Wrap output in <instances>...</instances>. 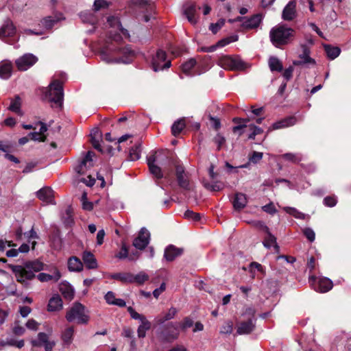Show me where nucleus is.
Listing matches in <instances>:
<instances>
[{
  "label": "nucleus",
  "mask_w": 351,
  "mask_h": 351,
  "mask_svg": "<svg viewBox=\"0 0 351 351\" xmlns=\"http://www.w3.org/2000/svg\"><path fill=\"white\" fill-rule=\"evenodd\" d=\"M109 26L114 29V34L110 32L109 40L100 51L101 59L108 64H128L132 61L134 52L129 47H122L120 42L124 37H130L127 29L122 27L117 16H110L107 19Z\"/></svg>",
  "instance_id": "obj_1"
},
{
  "label": "nucleus",
  "mask_w": 351,
  "mask_h": 351,
  "mask_svg": "<svg viewBox=\"0 0 351 351\" xmlns=\"http://www.w3.org/2000/svg\"><path fill=\"white\" fill-rule=\"evenodd\" d=\"M10 267L15 274L16 280L23 284L35 277L34 272L43 270L44 269V264L36 260L26 263L24 267L21 265H10Z\"/></svg>",
  "instance_id": "obj_2"
},
{
  "label": "nucleus",
  "mask_w": 351,
  "mask_h": 351,
  "mask_svg": "<svg viewBox=\"0 0 351 351\" xmlns=\"http://www.w3.org/2000/svg\"><path fill=\"white\" fill-rule=\"evenodd\" d=\"M169 158L167 151L159 150L147 156V165L150 173L157 179L163 178L160 166L164 165Z\"/></svg>",
  "instance_id": "obj_3"
},
{
  "label": "nucleus",
  "mask_w": 351,
  "mask_h": 351,
  "mask_svg": "<svg viewBox=\"0 0 351 351\" xmlns=\"http://www.w3.org/2000/svg\"><path fill=\"white\" fill-rule=\"evenodd\" d=\"M293 29L290 27L278 25L270 31L271 41L276 47L286 45L293 36Z\"/></svg>",
  "instance_id": "obj_4"
},
{
  "label": "nucleus",
  "mask_w": 351,
  "mask_h": 351,
  "mask_svg": "<svg viewBox=\"0 0 351 351\" xmlns=\"http://www.w3.org/2000/svg\"><path fill=\"white\" fill-rule=\"evenodd\" d=\"M66 319L69 322L86 324L88 322V311L80 302H75L67 311Z\"/></svg>",
  "instance_id": "obj_5"
},
{
  "label": "nucleus",
  "mask_w": 351,
  "mask_h": 351,
  "mask_svg": "<svg viewBox=\"0 0 351 351\" xmlns=\"http://www.w3.org/2000/svg\"><path fill=\"white\" fill-rule=\"evenodd\" d=\"M243 320L237 325V332L239 335H246L250 333L255 328V310L253 308H247L242 314Z\"/></svg>",
  "instance_id": "obj_6"
},
{
  "label": "nucleus",
  "mask_w": 351,
  "mask_h": 351,
  "mask_svg": "<svg viewBox=\"0 0 351 351\" xmlns=\"http://www.w3.org/2000/svg\"><path fill=\"white\" fill-rule=\"evenodd\" d=\"M63 97L62 82L57 80H53L45 92V99L49 102L54 104L57 107H60L62 104Z\"/></svg>",
  "instance_id": "obj_7"
},
{
  "label": "nucleus",
  "mask_w": 351,
  "mask_h": 351,
  "mask_svg": "<svg viewBox=\"0 0 351 351\" xmlns=\"http://www.w3.org/2000/svg\"><path fill=\"white\" fill-rule=\"evenodd\" d=\"M217 64L224 69L232 71H242L247 67V64L239 57L230 56H221L218 60Z\"/></svg>",
  "instance_id": "obj_8"
},
{
  "label": "nucleus",
  "mask_w": 351,
  "mask_h": 351,
  "mask_svg": "<svg viewBox=\"0 0 351 351\" xmlns=\"http://www.w3.org/2000/svg\"><path fill=\"white\" fill-rule=\"evenodd\" d=\"M171 65V60L167 59V54L162 49L158 50L152 58V66L156 72L169 69Z\"/></svg>",
  "instance_id": "obj_9"
},
{
  "label": "nucleus",
  "mask_w": 351,
  "mask_h": 351,
  "mask_svg": "<svg viewBox=\"0 0 351 351\" xmlns=\"http://www.w3.org/2000/svg\"><path fill=\"white\" fill-rule=\"evenodd\" d=\"M309 282L316 291L320 293L328 292L333 287L332 282L329 278L324 277L317 278L314 276H310Z\"/></svg>",
  "instance_id": "obj_10"
},
{
  "label": "nucleus",
  "mask_w": 351,
  "mask_h": 351,
  "mask_svg": "<svg viewBox=\"0 0 351 351\" xmlns=\"http://www.w3.org/2000/svg\"><path fill=\"white\" fill-rule=\"evenodd\" d=\"M262 21V16L261 14H256L250 18L239 16L236 19L230 20V23L234 21L241 22V27L245 29H255L258 27Z\"/></svg>",
  "instance_id": "obj_11"
},
{
  "label": "nucleus",
  "mask_w": 351,
  "mask_h": 351,
  "mask_svg": "<svg viewBox=\"0 0 351 351\" xmlns=\"http://www.w3.org/2000/svg\"><path fill=\"white\" fill-rule=\"evenodd\" d=\"M37 61L38 58L36 56L32 53H26L16 59L15 63L19 70L27 71Z\"/></svg>",
  "instance_id": "obj_12"
},
{
  "label": "nucleus",
  "mask_w": 351,
  "mask_h": 351,
  "mask_svg": "<svg viewBox=\"0 0 351 351\" xmlns=\"http://www.w3.org/2000/svg\"><path fill=\"white\" fill-rule=\"evenodd\" d=\"M176 174L179 186L184 190L190 191L192 189V186L190 183L189 176L185 173L182 166H176Z\"/></svg>",
  "instance_id": "obj_13"
},
{
  "label": "nucleus",
  "mask_w": 351,
  "mask_h": 351,
  "mask_svg": "<svg viewBox=\"0 0 351 351\" xmlns=\"http://www.w3.org/2000/svg\"><path fill=\"white\" fill-rule=\"evenodd\" d=\"M150 234L145 228H141L138 236L134 240L133 245L138 249L143 250L149 243Z\"/></svg>",
  "instance_id": "obj_14"
},
{
  "label": "nucleus",
  "mask_w": 351,
  "mask_h": 351,
  "mask_svg": "<svg viewBox=\"0 0 351 351\" xmlns=\"http://www.w3.org/2000/svg\"><path fill=\"white\" fill-rule=\"evenodd\" d=\"M93 156L94 152L91 151L88 152L84 159L75 167V171L80 175L85 174L86 171L93 166Z\"/></svg>",
  "instance_id": "obj_15"
},
{
  "label": "nucleus",
  "mask_w": 351,
  "mask_h": 351,
  "mask_svg": "<svg viewBox=\"0 0 351 351\" xmlns=\"http://www.w3.org/2000/svg\"><path fill=\"white\" fill-rule=\"evenodd\" d=\"M257 224L261 230L267 233V236L263 243V245L267 248H270L271 247L274 246L275 248L278 249V246L276 243V237L270 233L269 228L263 223L260 221L258 222Z\"/></svg>",
  "instance_id": "obj_16"
},
{
  "label": "nucleus",
  "mask_w": 351,
  "mask_h": 351,
  "mask_svg": "<svg viewBox=\"0 0 351 351\" xmlns=\"http://www.w3.org/2000/svg\"><path fill=\"white\" fill-rule=\"evenodd\" d=\"M303 52L299 56L300 60H295V65H305L306 66H313L315 64V60L309 56L310 51L306 46H302Z\"/></svg>",
  "instance_id": "obj_17"
},
{
  "label": "nucleus",
  "mask_w": 351,
  "mask_h": 351,
  "mask_svg": "<svg viewBox=\"0 0 351 351\" xmlns=\"http://www.w3.org/2000/svg\"><path fill=\"white\" fill-rule=\"evenodd\" d=\"M184 14L187 18L189 22L191 24H195L197 22L195 5L192 3H187L183 7Z\"/></svg>",
  "instance_id": "obj_18"
},
{
  "label": "nucleus",
  "mask_w": 351,
  "mask_h": 351,
  "mask_svg": "<svg viewBox=\"0 0 351 351\" xmlns=\"http://www.w3.org/2000/svg\"><path fill=\"white\" fill-rule=\"evenodd\" d=\"M296 16V2L290 1L282 11V17L285 21H292Z\"/></svg>",
  "instance_id": "obj_19"
},
{
  "label": "nucleus",
  "mask_w": 351,
  "mask_h": 351,
  "mask_svg": "<svg viewBox=\"0 0 351 351\" xmlns=\"http://www.w3.org/2000/svg\"><path fill=\"white\" fill-rule=\"evenodd\" d=\"M180 323H171L167 326L165 339L168 341L176 339L179 336Z\"/></svg>",
  "instance_id": "obj_20"
},
{
  "label": "nucleus",
  "mask_w": 351,
  "mask_h": 351,
  "mask_svg": "<svg viewBox=\"0 0 351 351\" xmlns=\"http://www.w3.org/2000/svg\"><path fill=\"white\" fill-rule=\"evenodd\" d=\"M37 125H40V128L39 129V132H30L29 134V136H30V138L35 141H39V142H44L46 140V132L47 131V128L45 123L43 122H38Z\"/></svg>",
  "instance_id": "obj_21"
},
{
  "label": "nucleus",
  "mask_w": 351,
  "mask_h": 351,
  "mask_svg": "<svg viewBox=\"0 0 351 351\" xmlns=\"http://www.w3.org/2000/svg\"><path fill=\"white\" fill-rule=\"evenodd\" d=\"M37 197L46 204H54L53 191L48 187L41 189L37 192Z\"/></svg>",
  "instance_id": "obj_22"
},
{
  "label": "nucleus",
  "mask_w": 351,
  "mask_h": 351,
  "mask_svg": "<svg viewBox=\"0 0 351 351\" xmlns=\"http://www.w3.org/2000/svg\"><path fill=\"white\" fill-rule=\"evenodd\" d=\"M62 300L60 295H54L49 300L47 311L49 312L58 311L62 308Z\"/></svg>",
  "instance_id": "obj_23"
},
{
  "label": "nucleus",
  "mask_w": 351,
  "mask_h": 351,
  "mask_svg": "<svg viewBox=\"0 0 351 351\" xmlns=\"http://www.w3.org/2000/svg\"><path fill=\"white\" fill-rule=\"evenodd\" d=\"M15 34V28L12 23L7 21L0 29V38L3 40L5 38L11 37Z\"/></svg>",
  "instance_id": "obj_24"
},
{
  "label": "nucleus",
  "mask_w": 351,
  "mask_h": 351,
  "mask_svg": "<svg viewBox=\"0 0 351 351\" xmlns=\"http://www.w3.org/2000/svg\"><path fill=\"white\" fill-rule=\"evenodd\" d=\"M64 19L62 14L55 16H47L40 21V25L46 30L51 29L58 21Z\"/></svg>",
  "instance_id": "obj_25"
},
{
  "label": "nucleus",
  "mask_w": 351,
  "mask_h": 351,
  "mask_svg": "<svg viewBox=\"0 0 351 351\" xmlns=\"http://www.w3.org/2000/svg\"><path fill=\"white\" fill-rule=\"evenodd\" d=\"M82 260L86 267L90 269H94L97 268V260L90 252L85 251L82 254Z\"/></svg>",
  "instance_id": "obj_26"
},
{
  "label": "nucleus",
  "mask_w": 351,
  "mask_h": 351,
  "mask_svg": "<svg viewBox=\"0 0 351 351\" xmlns=\"http://www.w3.org/2000/svg\"><path fill=\"white\" fill-rule=\"evenodd\" d=\"M60 278H61V274H60V271L56 267H55L53 269L51 274H47L45 273H40L37 276V278L40 282H47L49 280H53L55 282H57Z\"/></svg>",
  "instance_id": "obj_27"
},
{
  "label": "nucleus",
  "mask_w": 351,
  "mask_h": 351,
  "mask_svg": "<svg viewBox=\"0 0 351 351\" xmlns=\"http://www.w3.org/2000/svg\"><path fill=\"white\" fill-rule=\"evenodd\" d=\"M12 64L8 60H3L0 62V77L4 80L8 79L12 74Z\"/></svg>",
  "instance_id": "obj_28"
},
{
  "label": "nucleus",
  "mask_w": 351,
  "mask_h": 351,
  "mask_svg": "<svg viewBox=\"0 0 351 351\" xmlns=\"http://www.w3.org/2000/svg\"><path fill=\"white\" fill-rule=\"evenodd\" d=\"M247 202L246 195L241 193H237L235 194L232 204L235 210H240L245 207Z\"/></svg>",
  "instance_id": "obj_29"
},
{
  "label": "nucleus",
  "mask_w": 351,
  "mask_h": 351,
  "mask_svg": "<svg viewBox=\"0 0 351 351\" xmlns=\"http://www.w3.org/2000/svg\"><path fill=\"white\" fill-rule=\"evenodd\" d=\"M60 291L64 298L66 300H71L74 297V289L68 282H62L60 285Z\"/></svg>",
  "instance_id": "obj_30"
},
{
  "label": "nucleus",
  "mask_w": 351,
  "mask_h": 351,
  "mask_svg": "<svg viewBox=\"0 0 351 351\" xmlns=\"http://www.w3.org/2000/svg\"><path fill=\"white\" fill-rule=\"evenodd\" d=\"M48 343H55V341H49V336L45 332H39L37 336V339L32 341L33 346L38 347L43 346L46 349V346Z\"/></svg>",
  "instance_id": "obj_31"
},
{
  "label": "nucleus",
  "mask_w": 351,
  "mask_h": 351,
  "mask_svg": "<svg viewBox=\"0 0 351 351\" xmlns=\"http://www.w3.org/2000/svg\"><path fill=\"white\" fill-rule=\"evenodd\" d=\"M181 254L182 250L180 249L170 245L165 249L164 256L167 261H172Z\"/></svg>",
  "instance_id": "obj_32"
},
{
  "label": "nucleus",
  "mask_w": 351,
  "mask_h": 351,
  "mask_svg": "<svg viewBox=\"0 0 351 351\" xmlns=\"http://www.w3.org/2000/svg\"><path fill=\"white\" fill-rule=\"evenodd\" d=\"M68 268L71 271H80L83 268V264L80 258L73 256L68 261Z\"/></svg>",
  "instance_id": "obj_33"
},
{
  "label": "nucleus",
  "mask_w": 351,
  "mask_h": 351,
  "mask_svg": "<svg viewBox=\"0 0 351 351\" xmlns=\"http://www.w3.org/2000/svg\"><path fill=\"white\" fill-rule=\"evenodd\" d=\"M141 324L137 329V335L139 338H144L146 332L151 328V322L146 317L140 321Z\"/></svg>",
  "instance_id": "obj_34"
},
{
  "label": "nucleus",
  "mask_w": 351,
  "mask_h": 351,
  "mask_svg": "<svg viewBox=\"0 0 351 351\" xmlns=\"http://www.w3.org/2000/svg\"><path fill=\"white\" fill-rule=\"evenodd\" d=\"M296 122V119L294 117H289L274 123L272 125L274 130H278L283 128L289 127L293 125Z\"/></svg>",
  "instance_id": "obj_35"
},
{
  "label": "nucleus",
  "mask_w": 351,
  "mask_h": 351,
  "mask_svg": "<svg viewBox=\"0 0 351 351\" xmlns=\"http://www.w3.org/2000/svg\"><path fill=\"white\" fill-rule=\"evenodd\" d=\"M196 64V61L194 59H190L187 62H184L182 65V71L186 75L193 76L195 75H199L202 72L199 73H193L191 70L193 69L195 65Z\"/></svg>",
  "instance_id": "obj_36"
},
{
  "label": "nucleus",
  "mask_w": 351,
  "mask_h": 351,
  "mask_svg": "<svg viewBox=\"0 0 351 351\" xmlns=\"http://www.w3.org/2000/svg\"><path fill=\"white\" fill-rule=\"evenodd\" d=\"M233 121L235 123H237L238 125H236L233 127L232 131L234 134H238L239 136H241L242 134L244 133V129L248 128L245 123L247 122V120H241L239 118H234L233 119Z\"/></svg>",
  "instance_id": "obj_37"
},
{
  "label": "nucleus",
  "mask_w": 351,
  "mask_h": 351,
  "mask_svg": "<svg viewBox=\"0 0 351 351\" xmlns=\"http://www.w3.org/2000/svg\"><path fill=\"white\" fill-rule=\"evenodd\" d=\"M80 17L84 23H90L92 25H95L97 22L96 16L90 12H82L80 14Z\"/></svg>",
  "instance_id": "obj_38"
},
{
  "label": "nucleus",
  "mask_w": 351,
  "mask_h": 351,
  "mask_svg": "<svg viewBox=\"0 0 351 351\" xmlns=\"http://www.w3.org/2000/svg\"><path fill=\"white\" fill-rule=\"evenodd\" d=\"M204 186L211 191H219L224 188V184L220 181L204 182Z\"/></svg>",
  "instance_id": "obj_39"
},
{
  "label": "nucleus",
  "mask_w": 351,
  "mask_h": 351,
  "mask_svg": "<svg viewBox=\"0 0 351 351\" xmlns=\"http://www.w3.org/2000/svg\"><path fill=\"white\" fill-rule=\"evenodd\" d=\"M111 278L114 280H119L123 283H131L132 273L123 272L116 273L111 276Z\"/></svg>",
  "instance_id": "obj_40"
},
{
  "label": "nucleus",
  "mask_w": 351,
  "mask_h": 351,
  "mask_svg": "<svg viewBox=\"0 0 351 351\" xmlns=\"http://www.w3.org/2000/svg\"><path fill=\"white\" fill-rule=\"evenodd\" d=\"M21 98L19 96H16L15 98L11 101L9 110L21 116L23 113L21 110Z\"/></svg>",
  "instance_id": "obj_41"
},
{
  "label": "nucleus",
  "mask_w": 351,
  "mask_h": 351,
  "mask_svg": "<svg viewBox=\"0 0 351 351\" xmlns=\"http://www.w3.org/2000/svg\"><path fill=\"white\" fill-rule=\"evenodd\" d=\"M149 280V276L143 271L134 275L132 274L131 283H136L138 285H143L145 282Z\"/></svg>",
  "instance_id": "obj_42"
},
{
  "label": "nucleus",
  "mask_w": 351,
  "mask_h": 351,
  "mask_svg": "<svg viewBox=\"0 0 351 351\" xmlns=\"http://www.w3.org/2000/svg\"><path fill=\"white\" fill-rule=\"evenodd\" d=\"M185 127L184 119H180L176 121L172 127L171 132L174 136L178 135Z\"/></svg>",
  "instance_id": "obj_43"
},
{
  "label": "nucleus",
  "mask_w": 351,
  "mask_h": 351,
  "mask_svg": "<svg viewBox=\"0 0 351 351\" xmlns=\"http://www.w3.org/2000/svg\"><path fill=\"white\" fill-rule=\"evenodd\" d=\"M325 51L327 53V56L331 60H334L337 57H338L340 54L341 50L339 47H334L330 45L325 46Z\"/></svg>",
  "instance_id": "obj_44"
},
{
  "label": "nucleus",
  "mask_w": 351,
  "mask_h": 351,
  "mask_svg": "<svg viewBox=\"0 0 351 351\" xmlns=\"http://www.w3.org/2000/svg\"><path fill=\"white\" fill-rule=\"evenodd\" d=\"M269 68L271 71H280L282 69V66L281 62H280V60L278 58H276L275 57H271L269 58Z\"/></svg>",
  "instance_id": "obj_45"
},
{
  "label": "nucleus",
  "mask_w": 351,
  "mask_h": 351,
  "mask_svg": "<svg viewBox=\"0 0 351 351\" xmlns=\"http://www.w3.org/2000/svg\"><path fill=\"white\" fill-rule=\"evenodd\" d=\"M74 329L73 327L66 328L62 334V340L66 344H70L72 341Z\"/></svg>",
  "instance_id": "obj_46"
},
{
  "label": "nucleus",
  "mask_w": 351,
  "mask_h": 351,
  "mask_svg": "<svg viewBox=\"0 0 351 351\" xmlns=\"http://www.w3.org/2000/svg\"><path fill=\"white\" fill-rule=\"evenodd\" d=\"M238 39H239V36L237 35H233V36H231L228 38H226L219 40L217 43V45L218 46V47H223L231 43L237 41Z\"/></svg>",
  "instance_id": "obj_47"
},
{
  "label": "nucleus",
  "mask_w": 351,
  "mask_h": 351,
  "mask_svg": "<svg viewBox=\"0 0 351 351\" xmlns=\"http://www.w3.org/2000/svg\"><path fill=\"white\" fill-rule=\"evenodd\" d=\"M177 313L176 308L171 307L169 309L168 312L161 319H158V322L162 324L166 321L173 319Z\"/></svg>",
  "instance_id": "obj_48"
},
{
  "label": "nucleus",
  "mask_w": 351,
  "mask_h": 351,
  "mask_svg": "<svg viewBox=\"0 0 351 351\" xmlns=\"http://www.w3.org/2000/svg\"><path fill=\"white\" fill-rule=\"evenodd\" d=\"M284 210L286 213L288 214L293 215L295 218L298 219H304L305 215L299 212L298 210H296L295 208L292 207H285Z\"/></svg>",
  "instance_id": "obj_49"
},
{
  "label": "nucleus",
  "mask_w": 351,
  "mask_h": 351,
  "mask_svg": "<svg viewBox=\"0 0 351 351\" xmlns=\"http://www.w3.org/2000/svg\"><path fill=\"white\" fill-rule=\"evenodd\" d=\"M141 157V148L139 145L132 147L130 150V158L131 160H136Z\"/></svg>",
  "instance_id": "obj_50"
},
{
  "label": "nucleus",
  "mask_w": 351,
  "mask_h": 351,
  "mask_svg": "<svg viewBox=\"0 0 351 351\" xmlns=\"http://www.w3.org/2000/svg\"><path fill=\"white\" fill-rule=\"evenodd\" d=\"M282 158L285 160H289V161H291L293 162H298L302 159L301 156L300 154H291V153L283 154L282 156Z\"/></svg>",
  "instance_id": "obj_51"
},
{
  "label": "nucleus",
  "mask_w": 351,
  "mask_h": 351,
  "mask_svg": "<svg viewBox=\"0 0 351 351\" xmlns=\"http://www.w3.org/2000/svg\"><path fill=\"white\" fill-rule=\"evenodd\" d=\"M248 129L251 131V133L249 134L248 137L249 138L252 139H254L256 135L260 134L263 132L261 128L254 125H250L248 126Z\"/></svg>",
  "instance_id": "obj_52"
},
{
  "label": "nucleus",
  "mask_w": 351,
  "mask_h": 351,
  "mask_svg": "<svg viewBox=\"0 0 351 351\" xmlns=\"http://www.w3.org/2000/svg\"><path fill=\"white\" fill-rule=\"evenodd\" d=\"M81 202L82 204V208L86 210H90L93 209V204L88 201L87 199V194L84 193L81 197Z\"/></svg>",
  "instance_id": "obj_53"
},
{
  "label": "nucleus",
  "mask_w": 351,
  "mask_h": 351,
  "mask_svg": "<svg viewBox=\"0 0 351 351\" xmlns=\"http://www.w3.org/2000/svg\"><path fill=\"white\" fill-rule=\"evenodd\" d=\"M233 329V323L231 321L226 322L220 329L222 334H230Z\"/></svg>",
  "instance_id": "obj_54"
},
{
  "label": "nucleus",
  "mask_w": 351,
  "mask_h": 351,
  "mask_svg": "<svg viewBox=\"0 0 351 351\" xmlns=\"http://www.w3.org/2000/svg\"><path fill=\"white\" fill-rule=\"evenodd\" d=\"M225 24V20L220 19L215 23H211L210 25V30L212 31L213 33L216 34Z\"/></svg>",
  "instance_id": "obj_55"
},
{
  "label": "nucleus",
  "mask_w": 351,
  "mask_h": 351,
  "mask_svg": "<svg viewBox=\"0 0 351 351\" xmlns=\"http://www.w3.org/2000/svg\"><path fill=\"white\" fill-rule=\"evenodd\" d=\"M108 6V3L105 0H95L93 4V9L95 11H98L101 8H105Z\"/></svg>",
  "instance_id": "obj_56"
},
{
  "label": "nucleus",
  "mask_w": 351,
  "mask_h": 351,
  "mask_svg": "<svg viewBox=\"0 0 351 351\" xmlns=\"http://www.w3.org/2000/svg\"><path fill=\"white\" fill-rule=\"evenodd\" d=\"M128 311L130 313L131 317L134 319H138L139 321H141L145 317L143 315L139 314L137 313L132 307L129 306L128 308Z\"/></svg>",
  "instance_id": "obj_57"
},
{
  "label": "nucleus",
  "mask_w": 351,
  "mask_h": 351,
  "mask_svg": "<svg viewBox=\"0 0 351 351\" xmlns=\"http://www.w3.org/2000/svg\"><path fill=\"white\" fill-rule=\"evenodd\" d=\"M184 217L186 219L193 221H198L199 219V215L190 210H187L184 212Z\"/></svg>",
  "instance_id": "obj_58"
},
{
  "label": "nucleus",
  "mask_w": 351,
  "mask_h": 351,
  "mask_svg": "<svg viewBox=\"0 0 351 351\" xmlns=\"http://www.w3.org/2000/svg\"><path fill=\"white\" fill-rule=\"evenodd\" d=\"M97 134H99V131L97 129H96L95 131L91 132L90 135L92 136V144L95 149H97L99 151H101L99 142L98 140L96 139V136Z\"/></svg>",
  "instance_id": "obj_59"
},
{
  "label": "nucleus",
  "mask_w": 351,
  "mask_h": 351,
  "mask_svg": "<svg viewBox=\"0 0 351 351\" xmlns=\"http://www.w3.org/2000/svg\"><path fill=\"white\" fill-rule=\"evenodd\" d=\"M303 233L311 242L314 241L315 239V234L313 229L310 228H306L303 230Z\"/></svg>",
  "instance_id": "obj_60"
},
{
  "label": "nucleus",
  "mask_w": 351,
  "mask_h": 351,
  "mask_svg": "<svg viewBox=\"0 0 351 351\" xmlns=\"http://www.w3.org/2000/svg\"><path fill=\"white\" fill-rule=\"evenodd\" d=\"M117 258L122 260L128 257V250L125 245H123L119 253L115 256Z\"/></svg>",
  "instance_id": "obj_61"
},
{
  "label": "nucleus",
  "mask_w": 351,
  "mask_h": 351,
  "mask_svg": "<svg viewBox=\"0 0 351 351\" xmlns=\"http://www.w3.org/2000/svg\"><path fill=\"white\" fill-rule=\"evenodd\" d=\"M337 201L335 196H328L324 199V203L326 206L329 207H333L336 205Z\"/></svg>",
  "instance_id": "obj_62"
},
{
  "label": "nucleus",
  "mask_w": 351,
  "mask_h": 351,
  "mask_svg": "<svg viewBox=\"0 0 351 351\" xmlns=\"http://www.w3.org/2000/svg\"><path fill=\"white\" fill-rule=\"evenodd\" d=\"M26 327L32 330H37L39 324L34 319H29L25 324Z\"/></svg>",
  "instance_id": "obj_63"
},
{
  "label": "nucleus",
  "mask_w": 351,
  "mask_h": 351,
  "mask_svg": "<svg viewBox=\"0 0 351 351\" xmlns=\"http://www.w3.org/2000/svg\"><path fill=\"white\" fill-rule=\"evenodd\" d=\"M262 152H254L252 156L250 157V160L253 163H257L262 159Z\"/></svg>",
  "instance_id": "obj_64"
}]
</instances>
